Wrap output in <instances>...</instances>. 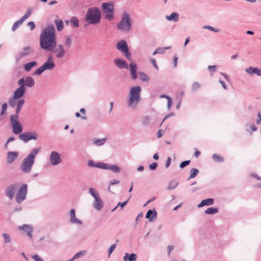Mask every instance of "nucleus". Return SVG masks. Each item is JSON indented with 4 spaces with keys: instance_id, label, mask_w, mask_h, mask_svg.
Returning a JSON list of instances; mask_svg holds the SVG:
<instances>
[{
    "instance_id": "nucleus-32",
    "label": "nucleus",
    "mask_w": 261,
    "mask_h": 261,
    "mask_svg": "<svg viewBox=\"0 0 261 261\" xmlns=\"http://www.w3.org/2000/svg\"><path fill=\"white\" fill-rule=\"evenodd\" d=\"M219 212V209L217 207H208L205 211L204 213L205 214L207 215H213Z\"/></svg>"
},
{
    "instance_id": "nucleus-30",
    "label": "nucleus",
    "mask_w": 261,
    "mask_h": 261,
    "mask_svg": "<svg viewBox=\"0 0 261 261\" xmlns=\"http://www.w3.org/2000/svg\"><path fill=\"white\" fill-rule=\"evenodd\" d=\"M123 260L124 261H127V260L130 261H136L137 260V254L135 253L128 254L126 253L123 257Z\"/></svg>"
},
{
    "instance_id": "nucleus-57",
    "label": "nucleus",
    "mask_w": 261,
    "mask_h": 261,
    "mask_svg": "<svg viewBox=\"0 0 261 261\" xmlns=\"http://www.w3.org/2000/svg\"><path fill=\"white\" fill-rule=\"evenodd\" d=\"M158 166V163L156 162L152 163V164H150L149 166V168L151 170H154L156 169Z\"/></svg>"
},
{
    "instance_id": "nucleus-1",
    "label": "nucleus",
    "mask_w": 261,
    "mask_h": 261,
    "mask_svg": "<svg viewBox=\"0 0 261 261\" xmlns=\"http://www.w3.org/2000/svg\"><path fill=\"white\" fill-rule=\"evenodd\" d=\"M40 48L46 51L55 53L57 59H62L67 53L63 44H57L56 41V30L53 24L47 25L42 30L40 38Z\"/></svg>"
},
{
    "instance_id": "nucleus-39",
    "label": "nucleus",
    "mask_w": 261,
    "mask_h": 261,
    "mask_svg": "<svg viewBox=\"0 0 261 261\" xmlns=\"http://www.w3.org/2000/svg\"><path fill=\"white\" fill-rule=\"evenodd\" d=\"M23 21H22V20L21 19L15 22L12 25L11 29L12 31L13 32H14L18 28V27L23 23Z\"/></svg>"
},
{
    "instance_id": "nucleus-22",
    "label": "nucleus",
    "mask_w": 261,
    "mask_h": 261,
    "mask_svg": "<svg viewBox=\"0 0 261 261\" xmlns=\"http://www.w3.org/2000/svg\"><path fill=\"white\" fill-rule=\"evenodd\" d=\"M102 7L105 13L114 12V5L111 2L103 3Z\"/></svg>"
},
{
    "instance_id": "nucleus-48",
    "label": "nucleus",
    "mask_w": 261,
    "mask_h": 261,
    "mask_svg": "<svg viewBox=\"0 0 261 261\" xmlns=\"http://www.w3.org/2000/svg\"><path fill=\"white\" fill-rule=\"evenodd\" d=\"M17 99H14V96H13L12 97H10L9 99V104L10 107H14L16 105Z\"/></svg>"
},
{
    "instance_id": "nucleus-46",
    "label": "nucleus",
    "mask_w": 261,
    "mask_h": 261,
    "mask_svg": "<svg viewBox=\"0 0 261 261\" xmlns=\"http://www.w3.org/2000/svg\"><path fill=\"white\" fill-rule=\"evenodd\" d=\"M19 115L17 114H12L10 115V119L11 124L13 123L14 122H18Z\"/></svg>"
},
{
    "instance_id": "nucleus-20",
    "label": "nucleus",
    "mask_w": 261,
    "mask_h": 261,
    "mask_svg": "<svg viewBox=\"0 0 261 261\" xmlns=\"http://www.w3.org/2000/svg\"><path fill=\"white\" fill-rule=\"evenodd\" d=\"M12 127V132L15 134H19L22 131V127L20 123L18 122H14L11 124Z\"/></svg>"
},
{
    "instance_id": "nucleus-27",
    "label": "nucleus",
    "mask_w": 261,
    "mask_h": 261,
    "mask_svg": "<svg viewBox=\"0 0 261 261\" xmlns=\"http://www.w3.org/2000/svg\"><path fill=\"white\" fill-rule=\"evenodd\" d=\"M214 202V200L213 198H208L202 200L201 202L198 205V207L200 208L205 205H211Z\"/></svg>"
},
{
    "instance_id": "nucleus-11",
    "label": "nucleus",
    "mask_w": 261,
    "mask_h": 261,
    "mask_svg": "<svg viewBox=\"0 0 261 261\" xmlns=\"http://www.w3.org/2000/svg\"><path fill=\"white\" fill-rule=\"evenodd\" d=\"M18 137L21 140L27 143L31 140H37L38 138V134L35 132L31 131L20 134Z\"/></svg>"
},
{
    "instance_id": "nucleus-51",
    "label": "nucleus",
    "mask_w": 261,
    "mask_h": 261,
    "mask_svg": "<svg viewBox=\"0 0 261 261\" xmlns=\"http://www.w3.org/2000/svg\"><path fill=\"white\" fill-rule=\"evenodd\" d=\"M105 15V18L109 20H112L114 18V12H108L106 13Z\"/></svg>"
},
{
    "instance_id": "nucleus-34",
    "label": "nucleus",
    "mask_w": 261,
    "mask_h": 261,
    "mask_svg": "<svg viewBox=\"0 0 261 261\" xmlns=\"http://www.w3.org/2000/svg\"><path fill=\"white\" fill-rule=\"evenodd\" d=\"M106 141V138L95 139L93 140V143L97 146H100L103 145L105 143Z\"/></svg>"
},
{
    "instance_id": "nucleus-61",
    "label": "nucleus",
    "mask_w": 261,
    "mask_h": 261,
    "mask_svg": "<svg viewBox=\"0 0 261 261\" xmlns=\"http://www.w3.org/2000/svg\"><path fill=\"white\" fill-rule=\"evenodd\" d=\"M28 25L30 27L31 31L33 30L35 28V23L33 21H30L28 22Z\"/></svg>"
},
{
    "instance_id": "nucleus-37",
    "label": "nucleus",
    "mask_w": 261,
    "mask_h": 261,
    "mask_svg": "<svg viewBox=\"0 0 261 261\" xmlns=\"http://www.w3.org/2000/svg\"><path fill=\"white\" fill-rule=\"evenodd\" d=\"M212 159L215 162H219V163L223 162L224 161L223 158L218 154H214L212 155Z\"/></svg>"
},
{
    "instance_id": "nucleus-12",
    "label": "nucleus",
    "mask_w": 261,
    "mask_h": 261,
    "mask_svg": "<svg viewBox=\"0 0 261 261\" xmlns=\"http://www.w3.org/2000/svg\"><path fill=\"white\" fill-rule=\"evenodd\" d=\"M49 161L52 166H57L62 162L61 155L56 151H53L49 155Z\"/></svg>"
},
{
    "instance_id": "nucleus-19",
    "label": "nucleus",
    "mask_w": 261,
    "mask_h": 261,
    "mask_svg": "<svg viewBox=\"0 0 261 261\" xmlns=\"http://www.w3.org/2000/svg\"><path fill=\"white\" fill-rule=\"evenodd\" d=\"M25 88H22V87H19L17 88L13 92V96L14 99H20L25 94Z\"/></svg>"
},
{
    "instance_id": "nucleus-38",
    "label": "nucleus",
    "mask_w": 261,
    "mask_h": 261,
    "mask_svg": "<svg viewBox=\"0 0 261 261\" xmlns=\"http://www.w3.org/2000/svg\"><path fill=\"white\" fill-rule=\"evenodd\" d=\"M178 182L177 181L175 180L171 181L169 182L167 189L169 190L174 189L178 186Z\"/></svg>"
},
{
    "instance_id": "nucleus-60",
    "label": "nucleus",
    "mask_w": 261,
    "mask_h": 261,
    "mask_svg": "<svg viewBox=\"0 0 261 261\" xmlns=\"http://www.w3.org/2000/svg\"><path fill=\"white\" fill-rule=\"evenodd\" d=\"M219 82L222 85L223 88L225 90L227 89V86L226 85L225 83L222 81L221 79H219Z\"/></svg>"
},
{
    "instance_id": "nucleus-10",
    "label": "nucleus",
    "mask_w": 261,
    "mask_h": 261,
    "mask_svg": "<svg viewBox=\"0 0 261 261\" xmlns=\"http://www.w3.org/2000/svg\"><path fill=\"white\" fill-rule=\"evenodd\" d=\"M28 193V186L25 184H22L19 188L15 196V200L17 203H20L27 198Z\"/></svg>"
},
{
    "instance_id": "nucleus-41",
    "label": "nucleus",
    "mask_w": 261,
    "mask_h": 261,
    "mask_svg": "<svg viewBox=\"0 0 261 261\" xmlns=\"http://www.w3.org/2000/svg\"><path fill=\"white\" fill-rule=\"evenodd\" d=\"M191 175L188 179L196 177L199 173V170L196 168H192L190 170Z\"/></svg>"
},
{
    "instance_id": "nucleus-58",
    "label": "nucleus",
    "mask_w": 261,
    "mask_h": 261,
    "mask_svg": "<svg viewBox=\"0 0 261 261\" xmlns=\"http://www.w3.org/2000/svg\"><path fill=\"white\" fill-rule=\"evenodd\" d=\"M207 68L212 72H214L216 71V70H217V66H216V65H213V66L210 65V66H208Z\"/></svg>"
},
{
    "instance_id": "nucleus-6",
    "label": "nucleus",
    "mask_w": 261,
    "mask_h": 261,
    "mask_svg": "<svg viewBox=\"0 0 261 261\" xmlns=\"http://www.w3.org/2000/svg\"><path fill=\"white\" fill-rule=\"evenodd\" d=\"M56 66L51 55H49L46 62L42 65L37 69L33 73V75H39L45 70H51Z\"/></svg>"
},
{
    "instance_id": "nucleus-23",
    "label": "nucleus",
    "mask_w": 261,
    "mask_h": 261,
    "mask_svg": "<svg viewBox=\"0 0 261 261\" xmlns=\"http://www.w3.org/2000/svg\"><path fill=\"white\" fill-rule=\"evenodd\" d=\"M70 222L73 224H76L81 225L82 224V221L78 219H77L75 217V212L74 209H71L70 211Z\"/></svg>"
},
{
    "instance_id": "nucleus-63",
    "label": "nucleus",
    "mask_w": 261,
    "mask_h": 261,
    "mask_svg": "<svg viewBox=\"0 0 261 261\" xmlns=\"http://www.w3.org/2000/svg\"><path fill=\"white\" fill-rule=\"evenodd\" d=\"M83 254V251H80L79 252H77V253H76L74 256L73 257V259H76L80 257H81L82 255Z\"/></svg>"
},
{
    "instance_id": "nucleus-40",
    "label": "nucleus",
    "mask_w": 261,
    "mask_h": 261,
    "mask_svg": "<svg viewBox=\"0 0 261 261\" xmlns=\"http://www.w3.org/2000/svg\"><path fill=\"white\" fill-rule=\"evenodd\" d=\"M246 129L248 132L255 131L257 129V127L254 125V123H251L246 125Z\"/></svg>"
},
{
    "instance_id": "nucleus-31",
    "label": "nucleus",
    "mask_w": 261,
    "mask_h": 261,
    "mask_svg": "<svg viewBox=\"0 0 261 261\" xmlns=\"http://www.w3.org/2000/svg\"><path fill=\"white\" fill-rule=\"evenodd\" d=\"M37 64L36 61H31L24 65V70L28 72L31 70V69L36 66Z\"/></svg>"
},
{
    "instance_id": "nucleus-45",
    "label": "nucleus",
    "mask_w": 261,
    "mask_h": 261,
    "mask_svg": "<svg viewBox=\"0 0 261 261\" xmlns=\"http://www.w3.org/2000/svg\"><path fill=\"white\" fill-rule=\"evenodd\" d=\"M32 13V10L31 9H28L25 14L20 18L22 21H24L28 18Z\"/></svg>"
},
{
    "instance_id": "nucleus-3",
    "label": "nucleus",
    "mask_w": 261,
    "mask_h": 261,
    "mask_svg": "<svg viewBox=\"0 0 261 261\" xmlns=\"http://www.w3.org/2000/svg\"><path fill=\"white\" fill-rule=\"evenodd\" d=\"M141 87L139 86L133 87L130 89L129 97L127 100V107L136 110L141 100Z\"/></svg>"
},
{
    "instance_id": "nucleus-28",
    "label": "nucleus",
    "mask_w": 261,
    "mask_h": 261,
    "mask_svg": "<svg viewBox=\"0 0 261 261\" xmlns=\"http://www.w3.org/2000/svg\"><path fill=\"white\" fill-rule=\"evenodd\" d=\"M88 165L91 167H96L100 169H102L103 163L102 162H95L92 160H89L88 161Z\"/></svg>"
},
{
    "instance_id": "nucleus-25",
    "label": "nucleus",
    "mask_w": 261,
    "mask_h": 261,
    "mask_svg": "<svg viewBox=\"0 0 261 261\" xmlns=\"http://www.w3.org/2000/svg\"><path fill=\"white\" fill-rule=\"evenodd\" d=\"M151 117L149 115H145L142 117L141 122L144 126H148L151 125Z\"/></svg>"
},
{
    "instance_id": "nucleus-8",
    "label": "nucleus",
    "mask_w": 261,
    "mask_h": 261,
    "mask_svg": "<svg viewBox=\"0 0 261 261\" xmlns=\"http://www.w3.org/2000/svg\"><path fill=\"white\" fill-rule=\"evenodd\" d=\"M34 49L33 47L28 45L22 47L15 56V59L16 63H18L21 60L33 54Z\"/></svg>"
},
{
    "instance_id": "nucleus-53",
    "label": "nucleus",
    "mask_w": 261,
    "mask_h": 261,
    "mask_svg": "<svg viewBox=\"0 0 261 261\" xmlns=\"http://www.w3.org/2000/svg\"><path fill=\"white\" fill-rule=\"evenodd\" d=\"M17 84L19 86V87H22V88H25V79L24 78H21L20 79L18 82Z\"/></svg>"
},
{
    "instance_id": "nucleus-54",
    "label": "nucleus",
    "mask_w": 261,
    "mask_h": 261,
    "mask_svg": "<svg viewBox=\"0 0 261 261\" xmlns=\"http://www.w3.org/2000/svg\"><path fill=\"white\" fill-rule=\"evenodd\" d=\"M190 163V160L185 161L182 162L179 165L180 168H184L185 167L189 165Z\"/></svg>"
},
{
    "instance_id": "nucleus-50",
    "label": "nucleus",
    "mask_w": 261,
    "mask_h": 261,
    "mask_svg": "<svg viewBox=\"0 0 261 261\" xmlns=\"http://www.w3.org/2000/svg\"><path fill=\"white\" fill-rule=\"evenodd\" d=\"M129 199V198L127 200H126L125 201H124L123 202H119L118 203L117 206L115 207L112 211L114 212L119 206L121 207V208L122 209L123 208V207L125 206L127 204Z\"/></svg>"
},
{
    "instance_id": "nucleus-44",
    "label": "nucleus",
    "mask_w": 261,
    "mask_h": 261,
    "mask_svg": "<svg viewBox=\"0 0 261 261\" xmlns=\"http://www.w3.org/2000/svg\"><path fill=\"white\" fill-rule=\"evenodd\" d=\"M139 74L140 75V79L143 82H147L149 81V76L145 73L142 72H139Z\"/></svg>"
},
{
    "instance_id": "nucleus-62",
    "label": "nucleus",
    "mask_w": 261,
    "mask_h": 261,
    "mask_svg": "<svg viewBox=\"0 0 261 261\" xmlns=\"http://www.w3.org/2000/svg\"><path fill=\"white\" fill-rule=\"evenodd\" d=\"M171 162V158L170 157H168L167 160L166 162V164H165V167L166 168H167L169 167V166L170 165Z\"/></svg>"
},
{
    "instance_id": "nucleus-59",
    "label": "nucleus",
    "mask_w": 261,
    "mask_h": 261,
    "mask_svg": "<svg viewBox=\"0 0 261 261\" xmlns=\"http://www.w3.org/2000/svg\"><path fill=\"white\" fill-rule=\"evenodd\" d=\"M150 62L152 64V65L153 66V67L157 70H158L159 68H158V65L156 63V61L153 58H151L150 59Z\"/></svg>"
},
{
    "instance_id": "nucleus-13",
    "label": "nucleus",
    "mask_w": 261,
    "mask_h": 261,
    "mask_svg": "<svg viewBox=\"0 0 261 261\" xmlns=\"http://www.w3.org/2000/svg\"><path fill=\"white\" fill-rule=\"evenodd\" d=\"M19 184L15 183L9 186L6 190V195L10 199L12 200L14 196L16 191L18 189Z\"/></svg>"
},
{
    "instance_id": "nucleus-24",
    "label": "nucleus",
    "mask_w": 261,
    "mask_h": 261,
    "mask_svg": "<svg viewBox=\"0 0 261 261\" xmlns=\"http://www.w3.org/2000/svg\"><path fill=\"white\" fill-rule=\"evenodd\" d=\"M245 71L247 73L250 75L255 74L257 76L261 75V70L259 69L257 67H249L245 69Z\"/></svg>"
},
{
    "instance_id": "nucleus-26",
    "label": "nucleus",
    "mask_w": 261,
    "mask_h": 261,
    "mask_svg": "<svg viewBox=\"0 0 261 261\" xmlns=\"http://www.w3.org/2000/svg\"><path fill=\"white\" fill-rule=\"evenodd\" d=\"M179 14L176 12H173L169 15L166 16V19L168 21L177 22L179 20Z\"/></svg>"
},
{
    "instance_id": "nucleus-36",
    "label": "nucleus",
    "mask_w": 261,
    "mask_h": 261,
    "mask_svg": "<svg viewBox=\"0 0 261 261\" xmlns=\"http://www.w3.org/2000/svg\"><path fill=\"white\" fill-rule=\"evenodd\" d=\"M70 22L72 27L73 28L78 27L79 26V21L78 18L76 17H72Z\"/></svg>"
},
{
    "instance_id": "nucleus-33",
    "label": "nucleus",
    "mask_w": 261,
    "mask_h": 261,
    "mask_svg": "<svg viewBox=\"0 0 261 261\" xmlns=\"http://www.w3.org/2000/svg\"><path fill=\"white\" fill-rule=\"evenodd\" d=\"M55 23L57 27V30L59 32L61 31L63 29L64 24L62 20L55 19Z\"/></svg>"
},
{
    "instance_id": "nucleus-5",
    "label": "nucleus",
    "mask_w": 261,
    "mask_h": 261,
    "mask_svg": "<svg viewBox=\"0 0 261 261\" xmlns=\"http://www.w3.org/2000/svg\"><path fill=\"white\" fill-rule=\"evenodd\" d=\"M132 21L129 14L124 12L122 14L121 20L117 24L118 30L128 32L132 27Z\"/></svg>"
},
{
    "instance_id": "nucleus-29",
    "label": "nucleus",
    "mask_w": 261,
    "mask_h": 261,
    "mask_svg": "<svg viewBox=\"0 0 261 261\" xmlns=\"http://www.w3.org/2000/svg\"><path fill=\"white\" fill-rule=\"evenodd\" d=\"M35 81L32 77L26 76L25 78V86L28 87H33L35 85Z\"/></svg>"
},
{
    "instance_id": "nucleus-14",
    "label": "nucleus",
    "mask_w": 261,
    "mask_h": 261,
    "mask_svg": "<svg viewBox=\"0 0 261 261\" xmlns=\"http://www.w3.org/2000/svg\"><path fill=\"white\" fill-rule=\"evenodd\" d=\"M19 153L17 151H9L7 153V163L11 164L18 157Z\"/></svg>"
},
{
    "instance_id": "nucleus-2",
    "label": "nucleus",
    "mask_w": 261,
    "mask_h": 261,
    "mask_svg": "<svg viewBox=\"0 0 261 261\" xmlns=\"http://www.w3.org/2000/svg\"><path fill=\"white\" fill-rule=\"evenodd\" d=\"M40 150V147L33 149L31 152L22 161L20 165V168L23 173H29L31 172L32 166L35 163L36 156Z\"/></svg>"
},
{
    "instance_id": "nucleus-16",
    "label": "nucleus",
    "mask_w": 261,
    "mask_h": 261,
    "mask_svg": "<svg viewBox=\"0 0 261 261\" xmlns=\"http://www.w3.org/2000/svg\"><path fill=\"white\" fill-rule=\"evenodd\" d=\"M102 169L109 170L115 173H119L121 171V168L118 166L105 163H103Z\"/></svg>"
},
{
    "instance_id": "nucleus-47",
    "label": "nucleus",
    "mask_w": 261,
    "mask_h": 261,
    "mask_svg": "<svg viewBox=\"0 0 261 261\" xmlns=\"http://www.w3.org/2000/svg\"><path fill=\"white\" fill-rule=\"evenodd\" d=\"M201 87L200 84L198 82H194L192 85L191 90L195 92Z\"/></svg>"
},
{
    "instance_id": "nucleus-9",
    "label": "nucleus",
    "mask_w": 261,
    "mask_h": 261,
    "mask_svg": "<svg viewBox=\"0 0 261 261\" xmlns=\"http://www.w3.org/2000/svg\"><path fill=\"white\" fill-rule=\"evenodd\" d=\"M116 48L122 53L127 60L129 61L132 60V55L129 51L128 46L125 40H122L118 42L117 43Z\"/></svg>"
},
{
    "instance_id": "nucleus-43",
    "label": "nucleus",
    "mask_w": 261,
    "mask_h": 261,
    "mask_svg": "<svg viewBox=\"0 0 261 261\" xmlns=\"http://www.w3.org/2000/svg\"><path fill=\"white\" fill-rule=\"evenodd\" d=\"M2 237L4 239V243L5 244L11 243V239L10 236L8 233H4L2 234Z\"/></svg>"
},
{
    "instance_id": "nucleus-15",
    "label": "nucleus",
    "mask_w": 261,
    "mask_h": 261,
    "mask_svg": "<svg viewBox=\"0 0 261 261\" xmlns=\"http://www.w3.org/2000/svg\"><path fill=\"white\" fill-rule=\"evenodd\" d=\"M114 63L116 66L120 69H128L129 66L126 61L121 59H115Z\"/></svg>"
},
{
    "instance_id": "nucleus-21",
    "label": "nucleus",
    "mask_w": 261,
    "mask_h": 261,
    "mask_svg": "<svg viewBox=\"0 0 261 261\" xmlns=\"http://www.w3.org/2000/svg\"><path fill=\"white\" fill-rule=\"evenodd\" d=\"M157 218V213L155 210H149L146 215V218L148 219L151 222H154Z\"/></svg>"
},
{
    "instance_id": "nucleus-17",
    "label": "nucleus",
    "mask_w": 261,
    "mask_h": 261,
    "mask_svg": "<svg viewBox=\"0 0 261 261\" xmlns=\"http://www.w3.org/2000/svg\"><path fill=\"white\" fill-rule=\"evenodd\" d=\"M18 229L20 230H22V231H23L24 232H25L27 234V235L30 238H32V237H33V227L30 225H28V224H24L22 226H19L18 227Z\"/></svg>"
},
{
    "instance_id": "nucleus-52",
    "label": "nucleus",
    "mask_w": 261,
    "mask_h": 261,
    "mask_svg": "<svg viewBox=\"0 0 261 261\" xmlns=\"http://www.w3.org/2000/svg\"><path fill=\"white\" fill-rule=\"evenodd\" d=\"M25 102V100L23 99H19L17 100L16 107L22 108Z\"/></svg>"
},
{
    "instance_id": "nucleus-64",
    "label": "nucleus",
    "mask_w": 261,
    "mask_h": 261,
    "mask_svg": "<svg viewBox=\"0 0 261 261\" xmlns=\"http://www.w3.org/2000/svg\"><path fill=\"white\" fill-rule=\"evenodd\" d=\"M33 258L35 260V261H44L40 256H39L37 254H35L33 256Z\"/></svg>"
},
{
    "instance_id": "nucleus-56",
    "label": "nucleus",
    "mask_w": 261,
    "mask_h": 261,
    "mask_svg": "<svg viewBox=\"0 0 261 261\" xmlns=\"http://www.w3.org/2000/svg\"><path fill=\"white\" fill-rule=\"evenodd\" d=\"M7 109V104L6 103H3L2 106L1 112V115L2 116H3L4 114Z\"/></svg>"
},
{
    "instance_id": "nucleus-49",
    "label": "nucleus",
    "mask_w": 261,
    "mask_h": 261,
    "mask_svg": "<svg viewBox=\"0 0 261 261\" xmlns=\"http://www.w3.org/2000/svg\"><path fill=\"white\" fill-rule=\"evenodd\" d=\"M171 48L170 46H168V47H158L157 49H156V50L158 51V53L159 54H164L165 52V51L167 50V49H169Z\"/></svg>"
},
{
    "instance_id": "nucleus-35",
    "label": "nucleus",
    "mask_w": 261,
    "mask_h": 261,
    "mask_svg": "<svg viewBox=\"0 0 261 261\" xmlns=\"http://www.w3.org/2000/svg\"><path fill=\"white\" fill-rule=\"evenodd\" d=\"M72 43V40L71 37L69 36H67L65 37V40L64 41V47L66 48H68L70 47Z\"/></svg>"
},
{
    "instance_id": "nucleus-4",
    "label": "nucleus",
    "mask_w": 261,
    "mask_h": 261,
    "mask_svg": "<svg viewBox=\"0 0 261 261\" xmlns=\"http://www.w3.org/2000/svg\"><path fill=\"white\" fill-rule=\"evenodd\" d=\"M101 18V13L99 9L93 7L88 9L84 19L89 24H96L100 22Z\"/></svg>"
},
{
    "instance_id": "nucleus-42",
    "label": "nucleus",
    "mask_w": 261,
    "mask_h": 261,
    "mask_svg": "<svg viewBox=\"0 0 261 261\" xmlns=\"http://www.w3.org/2000/svg\"><path fill=\"white\" fill-rule=\"evenodd\" d=\"M202 28L203 29L208 30L210 31L214 32L215 33H218L220 31V30L215 28L212 27L211 25H205L203 26Z\"/></svg>"
},
{
    "instance_id": "nucleus-18",
    "label": "nucleus",
    "mask_w": 261,
    "mask_h": 261,
    "mask_svg": "<svg viewBox=\"0 0 261 261\" xmlns=\"http://www.w3.org/2000/svg\"><path fill=\"white\" fill-rule=\"evenodd\" d=\"M129 69L130 72L131 78L133 80H135L137 79V65L134 62H131L129 64Z\"/></svg>"
},
{
    "instance_id": "nucleus-55",
    "label": "nucleus",
    "mask_w": 261,
    "mask_h": 261,
    "mask_svg": "<svg viewBox=\"0 0 261 261\" xmlns=\"http://www.w3.org/2000/svg\"><path fill=\"white\" fill-rule=\"evenodd\" d=\"M116 247V245L115 244H113L111 246V247L109 248L108 250V256L109 257L110 256V255L112 254L113 251L114 250V249Z\"/></svg>"
},
{
    "instance_id": "nucleus-7",
    "label": "nucleus",
    "mask_w": 261,
    "mask_h": 261,
    "mask_svg": "<svg viewBox=\"0 0 261 261\" xmlns=\"http://www.w3.org/2000/svg\"><path fill=\"white\" fill-rule=\"evenodd\" d=\"M89 192L94 198V201L93 202V207L97 211H100L103 207V202L97 191L92 188H90Z\"/></svg>"
}]
</instances>
